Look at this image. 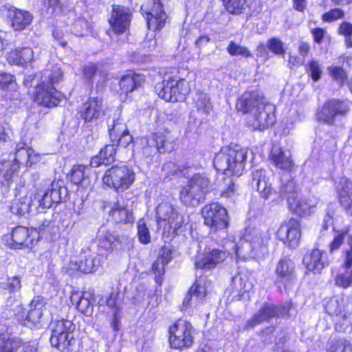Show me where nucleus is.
<instances>
[{
  "mask_svg": "<svg viewBox=\"0 0 352 352\" xmlns=\"http://www.w3.org/2000/svg\"><path fill=\"white\" fill-rule=\"evenodd\" d=\"M43 298L39 296L34 297L30 304L27 319L34 324L38 323L43 316Z\"/></svg>",
  "mask_w": 352,
  "mask_h": 352,
  "instance_id": "nucleus-37",
  "label": "nucleus"
},
{
  "mask_svg": "<svg viewBox=\"0 0 352 352\" xmlns=\"http://www.w3.org/2000/svg\"><path fill=\"white\" fill-rule=\"evenodd\" d=\"M348 341L344 339H340L332 341L328 349L329 352H345Z\"/></svg>",
  "mask_w": 352,
  "mask_h": 352,
  "instance_id": "nucleus-58",
  "label": "nucleus"
},
{
  "mask_svg": "<svg viewBox=\"0 0 352 352\" xmlns=\"http://www.w3.org/2000/svg\"><path fill=\"white\" fill-rule=\"evenodd\" d=\"M144 82L142 76L131 73L124 76L120 81V87L122 94H128L132 92L135 89L141 86Z\"/></svg>",
  "mask_w": 352,
  "mask_h": 352,
  "instance_id": "nucleus-34",
  "label": "nucleus"
},
{
  "mask_svg": "<svg viewBox=\"0 0 352 352\" xmlns=\"http://www.w3.org/2000/svg\"><path fill=\"white\" fill-rule=\"evenodd\" d=\"M49 329L51 332L50 343L61 351H74L77 340L74 338V324L68 320L52 321Z\"/></svg>",
  "mask_w": 352,
  "mask_h": 352,
  "instance_id": "nucleus-6",
  "label": "nucleus"
},
{
  "mask_svg": "<svg viewBox=\"0 0 352 352\" xmlns=\"http://www.w3.org/2000/svg\"><path fill=\"white\" fill-rule=\"evenodd\" d=\"M168 0H148L141 6V10L146 14L149 30L157 31L164 28L168 19L164 10Z\"/></svg>",
  "mask_w": 352,
  "mask_h": 352,
  "instance_id": "nucleus-10",
  "label": "nucleus"
},
{
  "mask_svg": "<svg viewBox=\"0 0 352 352\" xmlns=\"http://www.w3.org/2000/svg\"><path fill=\"white\" fill-rule=\"evenodd\" d=\"M63 78V72L58 65H52L35 78L28 76L24 80L25 86H32V81L39 82L35 85L34 101L39 105L52 108L56 107L62 100L63 94L54 87V84Z\"/></svg>",
  "mask_w": 352,
  "mask_h": 352,
  "instance_id": "nucleus-1",
  "label": "nucleus"
},
{
  "mask_svg": "<svg viewBox=\"0 0 352 352\" xmlns=\"http://www.w3.org/2000/svg\"><path fill=\"white\" fill-rule=\"evenodd\" d=\"M194 329L191 324L185 320H177L169 328V342L172 348L179 349L188 348L193 343Z\"/></svg>",
  "mask_w": 352,
  "mask_h": 352,
  "instance_id": "nucleus-9",
  "label": "nucleus"
},
{
  "mask_svg": "<svg viewBox=\"0 0 352 352\" xmlns=\"http://www.w3.org/2000/svg\"><path fill=\"white\" fill-rule=\"evenodd\" d=\"M223 3L228 12L239 14L245 10L246 0H223Z\"/></svg>",
  "mask_w": 352,
  "mask_h": 352,
  "instance_id": "nucleus-47",
  "label": "nucleus"
},
{
  "mask_svg": "<svg viewBox=\"0 0 352 352\" xmlns=\"http://www.w3.org/2000/svg\"><path fill=\"white\" fill-rule=\"evenodd\" d=\"M75 16V13L70 11L69 12L68 17V19H70V21H68L67 24L69 25L70 23L72 25V30L74 34L78 36H82L84 32L88 29V23L85 20V19L82 17H78V19H75L74 21H72Z\"/></svg>",
  "mask_w": 352,
  "mask_h": 352,
  "instance_id": "nucleus-43",
  "label": "nucleus"
},
{
  "mask_svg": "<svg viewBox=\"0 0 352 352\" xmlns=\"http://www.w3.org/2000/svg\"><path fill=\"white\" fill-rule=\"evenodd\" d=\"M218 188L222 197L234 199L239 195V188L230 177L224 178L223 183L218 185Z\"/></svg>",
  "mask_w": 352,
  "mask_h": 352,
  "instance_id": "nucleus-42",
  "label": "nucleus"
},
{
  "mask_svg": "<svg viewBox=\"0 0 352 352\" xmlns=\"http://www.w3.org/2000/svg\"><path fill=\"white\" fill-rule=\"evenodd\" d=\"M274 111L273 105L265 103L256 109V111L247 116V123L255 130H265L275 122Z\"/></svg>",
  "mask_w": 352,
  "mask_h": 352,
  "instance_id": "nucleus-14",
  "label": "nucleus"
},
{
  "mask_svg": "<svg viewBox=\"0 0 352 352\" xmlns=\"http://www.w3.org/2000/svg\"><path fill=\"white\" fill-rule=\"evenodd\" d=\"M118 294L111 293L107 299V305L114 311V316L116 317L118 311L120 309L119 304L117 302Z\"/></svg>",
  "mask_w": 352,
  "mask_h": 352,
  "instance_id": "nucleus-62",
  "label": "nucleus"
},
{
  "mask_svg": "<svg viewBox=\"0 0 352 352\" xmlns=\"http://www.w3.org/2000/svg\"><path fill=\"white\" fill-rule=\"evenodd\" d=\"M37 233L23 226L15 228L12 232V247L15 249L30 248L34 245V238Z\"/></svg>",
  "mask_w": 352,
  "mask_h": 352,
  "instance_id": "nucleus-25",
  "label": "nucleus"
},
{
  "mask_svg": "<svg viewBox=\"0 0 352 352\" xmlns=\"http://www.w3.org/2000/svg\"><path fill=\"white\" fill-rule=\"evenodd\" d=\"M306 71L311 79L314 82H317L322 74V65L318 60L311 59L306 65Z\"/></svg>",
  "mask_w": 352,
  "mask_h": 352,
  "instance_id": "nucleus-46",
  "label": "nucleus"
},
{
  "mask_svg": "<svg viewBox=\"0 0 352 352\" xmlns=\"http://www.w3.org/2000/svg\"><path fill=\"white\" fill-rule=\"evenodd\" d=\"M338 33L344 37L352 35V24L349 22L342 23L338 28Z\"/></svg>",
  "mask_w": 352,
  "mask_h": 352,
  "instance_id": "nucleus-64",
  "label": "nucleus"
},
{
  "mask_svg": "<svg viewBox=\"0 0 352 352\" xmlns=\"http://www.w3.org/2000/svg\"><path fill=\"white\" fill-rule=\"evenodd\" d=\"M349 107V102L347 101L329 100L318 111V120L329 125H333L338 117L344 116L348 113Z\"/></svg>",
  "mask_w": 352,
  "mask_h": 352,
  "instance_id": "nucleus-13",
  "label": "nucleus"
},
{
  "mask_svg": "<svg viewBox=\"0 0 352 352\" xmlns=\"http://www.w3.org/2000/svg\"><path fill=\"white\" fill-rule=\"evenodd\" d=\"M116 152V144L106 145L105 147L100 151V156L103 157L102 159L107 164L111 163L114 160V156Z\"/></svg>",
  "mask_w": 352,
  "mask_h": 352,
  "instance_id": "nucleus-53",
  "label": "nucleus"
},
{
  "mask_svg": "<svg viewBox=\"0 0 352 352\" xmlns=\"http://www.w3.org/2000/svg\"><path fill=\"white\" fill-rule=\"evenodd\" d=\"M155 89L159 97L171 102L184 101L190 91L189 82L179 76L178 72L174 75L166 76Z\"/></svg>",
  "mask_w": 352,
  "mask_h": 352,
  "instance_id": "nucleus-4",
  "label": "nucleus"
},
{
  "mask_svg": "<svg viewBox=\"0 0 352 352\" xmlns=\"http://www.w3.org/2000/svg\"><path fill=\"white\" fill-rule=\"evenodd\" d=\"M303 263L307 270L320 273L329 265L327 254L318 248L314 249L305 255Z\"/></svg>",
  "mask_w": 352,
  "mask_h": 352,
  "instance_id": "nucleus-23",
  "label": "nucleus"
},
{
  "mask_svg": "<svg viewBox=\"0 0 352 352\" xmlns=\"http://www.w3.org/2000/svg\"><path fill=\"white\" fill-rule=\"evenodd\" d=\"M278 315V309L273 305H264L254 316L248 321L246 328H252L261 322L268 320Z\"/></svg>",
  "mask_w": 352,
  "mask_h": 352,
  "instance_id": "nucleus-32",
  "label": "nucleus"
},
{
  "mask_svg": "<svg viewBox=\"0 0 352 352\" xmlns=\"http://www.w3.org/2000/svg\"><path fill=\"white\" fill-rule=\"evenodd\" d=\"M335 284L342 288H347L352 284L350 272L347 270L344 273L338 274L335 278Z\"/></svg>",
  "mask_w": 352,
  "mask_h": 352,
  "instance_id": "nucleus-56",
  "label": "nucleus"
},
{
  "mask_svg": "<svg viewBox=\"0 0 352 352\" xmlns=\"http://www.w3.org/2000/svg\"><path fill=\"white\" fill-rule=\"evenodd\" d=\"M19 169V166L12 161L0 162V184L11 181Z\"/></svg>",
  "mask_w": 352,
  "mask_h": 352,
  "instance_id": "nucleus-40",
  "label": "nucleus"
},
{
  "mask_svg": "<svg viewBox=\"0 0 352 352\" xmlns=\"http://www.w3.org/2000/svg\"><path fill=\"white\" fill-rule=\"evenodd\" d=\"M112 142L116 144V146L120 145L123 148H126L133 142V137L129 134V132H127L120 136L118 140H113Z\"/></svg>",
  "mask_w": 352,
  "mask_h": 352,
  "instance_id": "nucleus-60",
  "label": "nucleus"
},
{
  "mask_svg": "<svg viewBox=\"0 0 352 352\" xmlns=\"http://www.w3.org/2000/svg\"><path fill=\"white\" fill-rule=\"evenodd\" d=\"M347 243L349 249L346 250V255L343 263V267L345 269L350 268L352 266V237L349 236Z\"/></svg>",
  "mask_w": 352,
  "mask_h": 352,
  "instance_id": "nucleus-59",
  "label": "nucleus"
},
{
  "mask_svg": "<svg viewBox=\"0 0 352 352\" xmlns=\"http://www.w3.org/2000/svg\"><path fill=\"white\" fill-rule=\"evenodd\" d=\"M109 214L116 223H131L133 221V214L123 206L116 203L111 207Z\"/></svg>",
  "mask_w": 352,
  "mask_h": 352,
  "instance_id": "nucleus-38",
  "label": "nucleus"
},
{
  "mask_svg": "<svg viewBox=\"0 0 352 352\" xmlns=\"http://www.w3.org/2000/svg\"><path fill=\"white\" fill-rule=\"evenodd\" d=\"M228 254L226 250L208 246L197 256L195 265L196 268L210 270L224 261Z\"/></svg>",
  "mask_w": 352,
  "mask_h": 352,
  "instance_id": "nucleus-17",
  "label": "nucleus"
},
{
  "mask_svg": "<svg viewBox=\"0 0 352 352\" xmlns=\"http://www.w3.org/2000/svg\"><path fill=\"white\" fill-rule=\"evenodd\" d=\"M135 181L134 172L126 166H114L106 170L102 182L117 192L128 189Z\"/></svg>",
  "mask_w": 352,
  "mask_h": 352,
  "instance_id": "nucleus-8",
  "label": "nucleus"
},
{
  "mask_svg": "<svg viewBox=\"0 0 352 352\" xmlns=\"http://www.w3.org/2000/svg\"><path fill=\"white\" fill-rule=\"evenodd\" d=\"M194 104L199 113L208 116L212 109L209 96L201 91H197L193 98Z\"/></svg>",
  "mask_w": 352,
  "mask_h": 352,
  "instance_id": "nucleus-39",
  "label": "nucleus"
},
{
  "mask_svg": "<svg viewBox=\"0 0 352 352\" xmlns=\"http://www.w3.org/2000/svg\"><path fill=\"white\" fill-rule=\"evenodd\" d=\"M32 203V194L21 191L12 202L10 210L13 214L23 216L28 213Z\"/></svg>",
  "mask_w": 352,
  "mask_h": 352,
  "instance_id": "nucleus-30",
  "label": "nucleus"
},
{
  "mask_svg": "<svg viewBox=\"0 0 352 352\" xmlns=\"http://www.w3.org/2000/svg\"><path fill=\"white\" fill-rule=\"evenodd\" d=\"M287 201L289 208L293 213L304 217L315 212L320 199L314 195L305 198L293 194L287 198Z\"/></svg>",
  "mask_w": 352,
  "mask_h": 352,
  "instance_id": "nucleus-16",
  "label": "nucleus"
},
{
  "mask_svg": "<svg viewBox=\"0 0 352 352\" xmlns=\"http://www.w3.org/2000/svg\"><path fill=\"white\" fill-rule=\"evenodd\" d=\"M331 77L340 85H343L345 82L347 75L345 71L340 67L330 66L327 69Z\"/></svg>",
  "mask_w": 352,
  "mask_h": 352,
  "instance_id": "nucleus-49",
  "label": "nucleus"
},
{
  "mask_svg": "<svg viewBox=\"0 0 352 352\" xmlns=\"http://www.w3.org/2000/svg\"><path fill=\"white\" fill-rule=\"evenodd\" d=\"M227 52L231 56L241 55L244 57L251 56V53L248 48L231 41L227 47Z\"/></svg>",
  "mask_w": 352,
  "mask_h": 352,
  "instance_id": "nucleus-50",
  "label": "nucleus"
},
{
  "mask_svg": "<svg viewBox=\"0 0 352 352\" xmlns=\"http://www.w3.org/2000/svg\"><path fill=\"white\" fill-rule=\"evenodd\" d=\"M265 48H267L275 55H281L284 56L286 52V48L284 46V43L280 38L276 37L268 39L265 45L260 43L258 46L257 50L259 52H262L265 50Z\"/></svg>",
  "mask_w": 352,
  "mask_h": 352,
  "instance_id": "nucleus-41",
  "label": "nucleus"
},
{
  "mask_svg": "<svg viewBox=\"0 0 352 352\" xmlns=\"http://www.w3.org/2000/svg\"><path fill=\"white\" fill-rule=\"evenodd\" d=\"M165 265L158 258L153 264L152 270L156 276V282H159L161 276L164 274Z\"/></svg>",
  "mask_w": 352,
  "mask_h": 352,
  "instance_id": "nucleus-61",
  "label": "nucleus"
},
{
  "mask_svg": "<svg viewBox=\"0 0 352 352\" xmlns=\"http://www.w3.org/2000/svg\"><path fill=\"white\" fill-rule=\"evenodd\" d=\"M252 175V185L256 186L257 190L262 198L269 199L276 195V191L272 187L265 170H254Z\"/></svg>",
  "mask_w": 352,
  "mask_h": 352,
  "instance_id": "nucleus-26",
  "label": "nucleus"
},
{
  "mask_svg": "<svg viewBox=\"0 0 352 352\" xmlns=\"http://www.w3.org/2000/svg\"><path fill=\"white\" fill-rule=\"evenodd\" d=\"M40 160V155L36 153L32 148L25 144H19L16 146L14 161L12 162L17 164L19 166L20 165L31 166L38 162Z\"/></svg>",
  "mask_w": 352,
  "mask_h": 352,
  "instance_id": "nucleus-27",
  "label": "nucleus"
},
{
  "mask_svg": "<svg viewBox=\"0 0 352 352\" xmlns=\"http://www.w3.org/2000/svg\"><path fill=\"white\" fill-rule=\"evenodd\" d=\"M210 188V180L206 175L195 174L182 188L180 200L186 206H197L204 200Z\"/></svg>",
  "mask_w": 352,
  "mask_h": 352,
  "instance_id": "nucleus-5",
  "label": "nucleus"
},
{
  "mask_svg": "<svg viewBox=\"0 0 352 352\" xmlns=\"http://www.w3.org/2000/svg\"><path fill=\"white\" fill-rule=\"evenodd\" d=\"M157 216L158 226L163 228L164 237L170 238V239L177 234L178 230L184 224L183 215L175 210L168 202L158 205Z\"/></svg>",
  "mask_w": 352,
  "mask_h": 352,
  "instance_id": "nucleus-7",
  "label": "nucleus"
},
{
  "mask_svg": "<svg viewBox=\"0 0 352 352\" xmlns=\"http://www.w3.org/2000/svg\"><path fill=\"white\" fill-rule=\"evenodd\" d=\"M270 236L267 230L247 228L239 243L234 247L237 256L243 259L261 258L267 253Z\"/></svg>",
  "mask_w": 352,
  "mask_h": 352,
  "instance_id": "nucleus-2",
  "label": "nucleus"
},
{
  "mask_svg": "<svg viewBox=\"0 0 352 352\" xmlns=\"http://www.w3.org/2000/svg\"><path fill=\"white\" fill-rule=\"evenodd\" d=\"M89 296L90 294L87 292L82 294L75 292L71 296L72 302L76 304L77 309L85 315H91L94 310V306L89 298Z\"/></svg>",
  "mask_w": 352,
  "mask_h": 352,
  "instance_id": "nucleus-35",
  "label": "nucleus"
},
{
  "mask_svg": "<svg viewBox=\"0 0 352 352\" xmlns=\"http://www.w3.org/2000/svg\"><path fill=\"white\" fill-rule=\"evenodd\" d=\"M206 284V278H199L195 280L190 289L188 296L184 300L182 309H186L190 306H196L203 300L207 293Z\"/></svg>",
  "mask_w": 352,
  "mask_h": 352,
  "instance_id": "nucleus-24",
  "label": "nucleus"
},
{
  "mask_svg": "<svg viewBox=\"0 0 352 352\" xmlns=\"http://www.w3.org/2000/svg\"><path fill=\"white\" fill-rule=\"evenodd\" d=\"M97 72L96 65L89 63L83 68V76L87 80H91Z\"/></svg>",
  "mask_w": 352,
  "mask_h": 352,
  "instance_id": "nucleus-63",
  "label": "nucleus"
},
{
  "mask_svg": "<svg viewBox=\"0 0 352 352\" xmlns=\"http://www.w3.org/2000/svg\"><path fill=\"white\" fill-rule=\"evenodd\" d=\"M100 240L105 248H108L117 240V236L109 230H102L100 234Z\"/></svg>",
  "mask_w": 352,
  "mask_h": 352,
  "instance_id": "nucleus-57",
  "label": "nucleus"
},
{
  "mask_svg": "<svg viewBox=\"0 0 352 352\" xmlns=\"http://www.w3.org/2000/svg\"><path fill=\"white\" fill-rule=\"evenodd\" d=\"M9 18L12 22V27L15 30L25 29L30 24L32 20V17L28 12L16 8L10 10Z\"/></svg>",
  "mask_w": 352,
  "mask_h": 352,
  "instance_id": "nucleus-31",
  "label": "nucleus"
},
{
  "mask_svg": "<svg viewBox=\"0 0 352 352\" xmlns=\"http://www.w3.org/2000/svg\"><path fill=\"white\" fill-rule=\"evenodd\" d=\"M141 144L142 145V153L147 157L152 155L157 150L155 140L151 139L150 136L142 138Z\"/></svg>",
  "mask_w": 352,
  "mask_h": 352,
  "instance_id": "nucleus-52",
  "label": "nucleus"
},
{
  "mask_svg": "<svg viewBox=\"0 0 352 352\" xmlns=\"http://www.w3.org/2000/svg\"><path fill=\"white\" fill-rule=\"evenodd\" d=\"M204 223L212 230L225 229L228 226V213L225 208L219 203L206 205L201 210Z\"/></svg>",
  "mask_w": 352,
  "mask_h": 352,
  "instance_id": "nucleus-12",
  "label": "nucleus"
},
{
  "mask_svg": "<svg viewBox=\"0 0 352 352\" xmlns=\"http://www.w3.org/2000/svg\"><path fill=\"white\" fill-rule=\"evenodd\" d=\"M33 58V50L30 47H23L11 51L7 60L11 64L23 65L31 62Z\"/></svg>",
  "mask_w": 352,
  "mask_h": 352,
  "instance_id": "nucleus-33",
  "label": "nucleus"
},
{
  "mask_svg": "<svg viewBox=\"0 0 352 352\" xmlns=\"http://www.w3.org/2000/svg\"><path fill=\"white\" fill-rule=\"evenodd\" d=\"M131 12L128 8L114 5L109 23L112 30L118 34L126 32L130 25Z\"/></svg>",
  "mask_w": 352,
  "mask_h": 352,
  "instance_id": "nucleus-18",
  "label": "nucleus"
},
{
  "mask_svg": "<svg viewBox=\"0 0 352 352\" xmlns=\"http://www.w3.org/2000/svg\"><path fill=\"white\" fill-rule=\"evenodd\" d=\"M22 347L21 339L7 333L0 335V352H21Z\"/></svg>",
  "mask_w": 352,
  "mask_h": 352,
  "instance_id": "nucleus-36",
  "label": "nucleus"
},
{
  "mask_svg": "<svg viewBox=\"0 0 352 352\" xmlns=\"http://www.w3.org/2000/svg\"><path fill=\"white\" fill-rule=\"evenodd\" d=\"M127 132H129V130L126 124L119 119L113 121V123L109 129V137L111 142L118 140L120 136H122V135Z\"/></svg>",
  "mask_w": 352,
  "mask_h": 352,
  "instance_id": "nucleus-44",
  "label": "nucleus"
},
{
  "mask_svg": "<svg viewBox=\"0 0 352 352\" xmlns=\"http://www.w3.org/2000/svg\"><path fill=\"white\" fill-rule=\"evenodd\" d=\"M247 151L238 146L223 147L214 158L213 164L217 171L228 177H239L244 170Z\"/></svg>",
  "mask_w": 352,
  "mask_h": 352,
  "instance_id": "nucleus-3",
  "label": "nucleus"
},
{
  "mask_svg": "<svg viewBox=\"0 0 352 352\" xmlns=\"http://www.w3.org/2000/svg\"><path fill=\"white\" fill-rule=\"evenodd\" d=\"M348 300L343 296H335L331 298L325 305V309L329 315L338 316L344 312L342 316V324H336V329L338 331H346L347 329H352V310L349 309Z\"/></svg>",
  "mask_w": 352,
  "mask_h": 352,
  "instance_id": "nucleus-11",
  "label": "nucleus"
},
{
  "mask_svg": "<svg viewBox=\"0 0 352 352\" xmlns=\"http://www.w3.org/2000/svg\"><path fill=\"white\" fill-rule=\"evenodd\" d=\"M102 261V256L98 254L82 255L78 261H72L69 263V270L72 272L79 271L83 273H91L97 270Z\"/></svg>",
  "mask_w": 352,
  "mask_h": 352,
  "instance_id": "nucleus-22",
  "label": "nucleus"
},
{
  "mask_svg": "<svg viewBox=\"0 0 352 352\" xmlns=\"http://www.w3.org/2000/svg\"><path fill=\"white\" fill-rule=\"evenodd\" d=\"M277 237L291 248L298 247L301 238L299 221L291 218L283 223L277 231Z\"/></svg>",
  "mask_w": 352,
  "mask_h": 352,
  "instance_id": "nucleus-15",
  "label": "nucleus"
},
{
  "mask_svg": "<svg viewBox=\"0 0 352 352\" xmlns=\"http://www.w3.org/2000/svg\"><path fill=\"white\" fill-rule=\"evenodd\" d=\"M1 284L3 289H8L10 292H19L21 288V278L17 276L9 277L6 283Z\"/></svg>",
  "mask_w": 352,
  "mask_h": 352,
  "instance_id": "nucleus-55",
  "label": "nucleus"
},
{
  "mask_svg": "<svg viewBox=\"0 0 352 352\" xmlns=\"http://www.w3.org/2000/svg\"><path fill=\"white\" fill-rule=\"evenodd\" d=\"M150 138L155 140L156 149L160 153H165L172 149V145L168 141L166 136L162 133L152 134Z\"/></svg>",
  "mask_w": 352,
  "mask_h": 352,
  "instance_id": "nucleus-45",
  "label": "nucleus"
},
{
  "mask_svg": "<svg viewBox=\"0 0 352 352\" xmlns=\"http://www.w3.org/2000/svg\"><path fill=\"white\" fill-rule=\"evenodd\" d=\"M265 104L264 98L258 91H247L238 99L236 108L239 111L248 116Z\"/></svg>",
  "mask_w": 352,
  "mask_h": 352,
  "instance_id": "nucleus-19",
  "label": "nucleus"
},
{
  "mask_svg": "<svg viewBox=\"0 0 352 352\" xmlns=\"http://www.w3.org/2000/svg\"><path fill=\"white\" fill-rule=\"evenodd\" d=\"M138 236L142 244H148L151 241L149 230L144 219H140L137 223Z\"/></svg>",
  "mask_w": 352,
  "mask_h": 352,
  "instance_id": "nucleus-48",
  "label": "nucleus"
},
{
  "mask_svg": "<svg viewBox=\"0 0 352 352\" xmlns=\"http://www.w3.org/2000/svg\"><path fill=\"white\" fill-rule=\"evenodd\" d=\"M270 158L273 164L279 169L290 171L293 167L294 163L290 152L285 151L280 147L272 148Z\"/></svg>",
  "mask_w": 352,
  "mask_h": 352,
  "instance_id": "nucleus-28",
  "label": "nucleus"
},
{
  "mask_svg": "<svg viewBox=\"0 0 352 352\" xmlns=\"http://www.w3.org/2000/svg\"><path fill=\"white\" fill-rule=\"evenodd\" d=\"M294 268V263L291 259L286 257L281 258L275 270L276 284H281L285 289L289 288L296 280Z\"/></svg>",
  "mask_w": 352,
  "mask_h": 352,
  "instance_id": "nucleus-20",
  "label": "nucleus"
},
{
  "mask_svg": "<svg viewBox=\"0 0 352 352\" xmlns=\"http://www.w3.org/2000/svg\"><path fill=\"white\" fill-rule=\"evenodd\" d=\"M85 166L82 165H78L74 166L70 174V180L74 184L78 185L80 184L85 177Z\"/></svg>",
  "mask_w": 352,
  "mask_h": 352,
  "instance_id": "nucleus-54",
  "label": "nucleus"
},
{
  "mask_svg": "<svg viewBox=\"0 0 352 352\" xmlns=\"http://www.w3.org/2000/svg\"><path fill=\"white\" fill-rule=\"evenodd\" d=\"M344 16V12L340 8H334L322 15L323 22L331 23L338 19H341Z\"/></svg>",
  "mask_w": 352,
  "mask_h": 352,
  "instance_id": "nucleus-51",
  "label": "nucleus"
},
{
  "mask_svg": "<svg viewBox=\"0 0 352 352\" xmlns=\"http://www.w3.org/2000/svg\"><path fill=\"white\" fill-rule=\"evenodd\" d=\"M105 112L103 100L100 97H91L82 104L80 113L85 122H91L101 118Z\"/></svg>",
  "mask_w": 352,
  "mask_h": 352,
  "instance_id": "nucleus-21",
  "label": "nucleus"
},
{
  "mask_svg": "<svg viewBox=\"0 0 352 352\" xmlns=\"http://www.w3.org/2000/svg\"><path fill=\"white\" fill-rule=\"evenodd\" d=\"M338 188L341 205L348 214L352 215V182L343 178Z\"/></svg>",
  "mask_w": 352,
  "mask_h": 352,
  "instance_id": "nucleus-29",
  "label": "nucleus"
}]
</instances>
